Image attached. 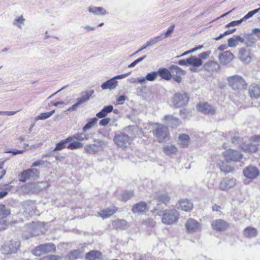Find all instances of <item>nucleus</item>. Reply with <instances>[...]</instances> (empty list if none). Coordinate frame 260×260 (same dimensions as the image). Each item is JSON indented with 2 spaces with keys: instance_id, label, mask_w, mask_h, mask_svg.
Wrapping results in <instances>:
<instances>
[{
  "instance_id": "1",
  "label": "nucleus",
  "mask_w": 260,
  "mask_h": 260,
  "mask_svg": "<svg viewBox=\"0 0 260 260\" xmlns=\"http://www.w3.org/2000/svg\"><path fill=\"white\" fill-rule=\"evenodd\" d=\"M133 138L123 132H118L113 137L114 144L117 147L124 149L131 145L133 142Z\"/></svg>"
},
{
  "instance_id": "2",
  "label": "nucleus",
  "mask_w": 260,
  "mask_h": 260,
  "mask_svg": "<svg viewBox=\"0 0 260 260\" xmlns=\"http://www.w3.org/2000/svg\"><path fill=\"white\" fill-rule=\"evenodd\" d=\"M20 247V242L18 240H11L5 242L1 247V251L5 254L16 253Z\"/></svg>"
},
{
  "instance_id": "3",
  "label": "nucleus",
  "mask_w": 260,
  "mask_h": 260,
  "mask_svg": "<svg viewBox=\"0 0 260 260\" xmlns=\"http://www.w3.org/2000/svg\"><path fill=\"white\" fill-rule=\"evenodd\" d=\"M153 134L159 142L168 141L170 138L168 128L160 124H156L155 125Z\"/></svg>"
},
{
  "instance_id": "4",
  "label": "nucleus",
  "mask_w": 260,
  "mask_h": 260,
  "mask_svg": "<svg viewBox=\"0 0 260 260\" xmlns=\"http://www.w3.org/2000/svg\"><path fill=\"white\" fill-rule=\"evenodd\" d=\"M229 85L234 90L245 89L247 84L244 79L240 76L235 75L228 78Z\"/></svg>"
},
{
  "instance_id": "5",
  "label": "nucleus",
  "mask_w": 260,
  "mask_h": 260,
  "mask_svg": "<svg viewBox=\"0 0 260 260\" xmlns=\"http://www.w3.org/2000/svg\"><path fill=\"white\" fill-rule=\"evenodd\" d=\"M179 216V212L176 210H166L162 214L161 221L165 224L171 225L177 221Z\"/></svg>"
},
{
  "instance_id": "6",
  "label": "nucleus",
  "mask_w": 260,
  "mask_h": 260,
  "mask_svg": "<svg viewBox=\"0 0 260 260\" xmlns=\"http://www.w3.org/2000/svg\"><path fill=\"white\" fill-rule=\"evenodd\" d=\"M56 251V246L53 243H46L40 244L32 250L33 254L36 256H40L42 254L50 252H54Z\"/></svg>"
},
{
  "instance_id": "7",
  "label": "nucleus",
  "mask_w": 260,
  "mask_h": 260,
  "mask_svg": "<svg viewBox=\"0 0 260 260\" xmlns=\"http://www.w3.org/2000/svg\"><path fill=\"white\" fill-rule=\"evenodd\" d=\"M189 96L185 92L175 93L172 99V103L176 107H181L185 106L188 102Z\"/></svg>"
},
{
  "instance_id": "8",
  "label": "nucleus",
  "mask_w": 260,
  "mask_h": 260,
  "mask_svg": "<svg viewBox=\"0 0 260 260\" xmlns=\"http://www.w3.org/2000/svg\"><path fill=\"white\" fill-rule=\"evenodd\" d=\"M20 182H25L27 180H36L39 178L40 171L37 169H28L24 170L20 175Z\"/></svg>"
},
{
  "instance_id": "9",
  "label": "nucleus",
  "mask_w": 260,
  "mask_h": 260,
  "mask_svg": "<svg viewBox=\"0 0 260 260\" xmlns=\"http://www.w3.org/2000/svg\"><path fill=\"white\" fill-rule=\"evenodd\" d=\"M186 232L188 233H194L202 230V224L193 218H189L185 224Z\"/></svg>"
},
{
  "instance_id": "10",
  "label": "nucleus",
  "mask_w": 260,
  "mask_h": 260,
  "mask_svg": "<svg viewBox=\"0 0 260 260\" xmlns=\"http://www.w3.org/2000/svg\"><path fill=\"white\" fill-rule=\"evenodd\" d=\"M225 159L228 161H239L242 157L243 155L238 150L229 149L222 153Z\"/></svg>"
},
{
  "instance_id": "11",
  "label": "nucleus",
  "mask_w": 260,
  "mask_h": 260,
  "mask_svg": "<svg viewBox=\"0 0 260 260\" xmlns=\"http://www.w3.org/2000/svg\"><path fill=\"white\" fill-rule=\"evenodd\" d=\"M44 183L43 182H40L37 183H28L22 187V190L25 193H32L39 191L43 188L48 187V184L46 186L41 187L40 184Z\"/></svg>"
},
{
  "instance_id": "12",
  "label": "nucleus",
  "mask_w": 260,
  "mask_h": 260,
  "mask_svg": "<svg viewBox=\"0 0 260 260\" xmlns=\"http://www.w3.org/2000/svg\"><path fill=\"white\" fill-rule=\"evenodd\" d=\"M236 185V179L235 178H223L220 181L219 188L222 191H228L233 188Z\"/></svg>"
},
{
  "instance_id": "13",
  "label": "nucleus",
  "mask_w": 260,
  "mask_h": 260,
  "mask_svg": "<svg viewBox=\"0 0 260 260\" xmlns=\"http://www.w3.org/2000/svg\"><path fill=\"white\" fill-rule=\"evenodd\" d=\"M243 174L246 178L253 179L259 176V172L256 167L249 166L243 170Z\"/></svg>"
},
{
  "instance_id": "14",
  "label": "nucleus",
  "mask_w": 260,
  "mask_h": 260,
  "mask_svg": "<svg viewBox=\"0 0 260 260\" xmlns=\"http://www.w3.org/2000/svg\"><path fill=\"white\" fill-rule=\"evenodd\" d=\"M212 228L217 231H223L228 229L229 224L224 220L218 219L214 220L211 222Z\"/></svg>"
},
{
  "instance_id": "15",
  "label": "nucleus",
  "mask_w": 260,
  "mask_h": 260,
  "mask_svg": "<svg viewBox=\"0 0 260 260\" xmlns=\"http://www.w3.org/2000/svg\"><path fill=\"white\" fill-rule=\"evenodd\" d=\"M24 211L29 215H32L36 213V206L34 201L28 200L22 203Z\"/></svg>"
},
{
  "instance_id": "16",
  "label": "nucleus",
  "mask_w": 260,
  "mask_h": 260,
  "mask_svg": "<svg viewBox=\"0 0 260 260\" xmlns=\"http://www.w3.org/2000/svg\"><path fill=\"white\" fill-rule=\"evenodd\" d=\"M239 53L240 60L245 63H249L253 57V54L250 53L249 49L247 48H241Z\"/></svg>"
},
{
  "instance_id": "17",
  "label": "nucleus",
  "mask_w": 260,
  "mask_h": 260,
  "mask_svg": "<svg viewBox=\"0 0 260 260\" xmlns=\"http://www.w3.org/2000/svg\"><path fill=\"white\" fill-rule=\"evenodd\" d=\"M203 68L208 72H214L219 70L220 66L216 61L209 60L204 63Z\"/></svg>"
},
{
  "instance_id": "18",
  "label": "nucleus",
  "mask_w": 260,
  "mask_h": 260,
  "mask_svg": "<svg viewBox=\"0 0 260 260\" xmlns=\"http://www.w3.org/2000/svg\"><path fill=\"white\" fill-rule=\"evenodd\" d=\"M199 111L204 114L213 115L215 113V108L208 103H200L198 105Z\"/></svg>"
},
{
  "instance_id": "19",
  "label": "nucleus",
  "mask_w": 260,
  "mask_h": 260,
  "mask_svg": "<svg viewBox=\"0 0 260 260\" xmlns=\"http://www.w3.org/2000/svg\"><path fill=\"white\" fill-rule=\"evenodd\" d=\"M234 58V55L229 51H224L220 53L218 56V59L220 63L224 65L230 63Z\"/></svg>"
},
{
  "instance_id": "20",
  "label": "nucleus",
  "mask_w": 260,
  "mask_h": 260,
  "mask_svg": "<svg viewBox=\"0 0 260 260\" xmlns=\"http://www.w3.org/2000/svg\"><path fill=\"white\" fill-rule=\"evenodd\" d=\"M177 208L178 209L189 212L192 210L193 204L188 200H182L178 202Z\"/></svg>"
},
{
  "instance_id": "21",
  "label": "nucleus",
  "mask_w": 260,
  "mask_h": 260,
  "mask_svg": "<svg viewBox=\"0 0 260 260\" xmlns=\"http://www.w3.org/2000/svg\"><path fill=\"white\" fill-rule=\"evenodd\" d=\"M158 76L157 72H152L147 74L145 77H140L137 78V80L140 84H145L146 81H154Z\"/></svg>"
},
{
  "instance_id": "22",
  "label": "nucleus",
  "mask_w": 260,
  "mask_h": 260,
  "mask_svg": "<svg viewBox=\"0 0 260 260\" xmlns=\"http://www.w3.org/2000/svg\"><path fill=\"white\" fill-rule=\"evenodd\" d=\"M88 11L95 15H106L109 14L105 9L101 7L90 6L88 8Z\"/></svg>"
},
{
  "instance_id": "23",
  "label": "nucleus",
  "mask_w": 260,
  "mask_h": 260,
  "mask_svg": "<svg viewBox=\"0 0 260 260\" xmlns=\"http://www.w3.org/2000/svg\"><path fill=\"white\" fill-rule=\"evenodd\" d=\"M249 93L251 98L257 99L260 97V85L256 84H251L249 88Z\"/></svg>"
},
{
  "instance_id": "24",
  "label": "nucleus",
  "mask_w": 260,
  "mask_h": 260,
  "mask_svg": "<svg viewBox=\"0 0 260 260\" xmlns=\"http://www.w3.org/2000/svg\"><path fill=\"white\" fill-rule=\"evenodd\" d=\"M148 210L147 205L144 202H140L135 204L132 208V211L135 213H141Z\"/></svg>"
},
{
  "instance_id": "25",
  "label": "nucleus",
  "mask_w": 260,
  "mask_h": 260,
  "mask_svg": "<svg viewBox=\"0 0 260 260\" xmlns=\"http://www.w3.org/2000/svg\"><path fill=\"white\" fill-rule=\"evenodd\" d=\"M88 135L85 134L84 132H83L81 133H76L74 135L67 138V140L70 142L73 141L75 140L79 141H82L84 140H88Z\"/></svg>"
},
{
  "instance_id": "26",
  "label": "nucleus",
  "mask_w": 260,
  "mask_h": 260,
  "mask_svg": "<svg viewBox=\"0 0 260 260\" xmlns=\"http://www.w3.org/2000/svg\"><path fill=\"white\" fill-rule=\"evenodd\" d=\"M217 166L221 172L225 173H232L235 170L234 167L228 165L221 160L217 162Z\"/></svg>"
},
{
  "instance_id": "27",
  "label": "nucleus",
  "mask_w": 260,
  "mask_h": 260,
  "mask_svg": "<svg viewBox=\"0 0 260 260\" xmlns=\"http://www.w3.org/2000/svg\"><path fill=\"white\" fill-rule=\"evenodd\" d=\"M118 85V82L115 80L114 78L108 80L106 82L103 83L101 85V88L102 89H109L110 90H112L115 88Z\"/></svg>"
},
{
  "instance_id": "28",
  "label": "nucleus",
  "mask_w": 260,
  "mask_h": 260,
  "mask_svg": "<svg viewBox=\"0 0 260 260\" xmlns=\"http://www.w3.org/2000/svg\"><path fill=\"white\" fill-rule=\"evenodd\" d=\"M94 93L93 90L86 91L81 93V97L78 98L77 103L79 105L87 101Z\"/></svg>"
},
{
  "instance_id": "29",
  "label": "nucleus",
  "mask_w": 260,
  "mask_h": 260,
  "mask_svg": "<svg viewBox=\"0 0 260 260\" xmlns=\"http://www.w3.org/2000/svg\"><path fill=\"white\" fill-rule=\"evenodd\" d=\"M258 234V231L255 228L248 226L243 231V235L248 238L255 237Z\"/></svg>"
},
{
  "instance_id": "30",
  "label": "nucleus",
  "mask_w": 260,
  "mask_h": 260,
  "mask_svg": "<svg viewBox=\"0 0 260 260\" xmlns=\"http://www.w3.org/2000/svg\"><path fill=\"white\" fill-rule=\"evenodd\" d=\"M163 152L168 156L176 155L177 153V148L173 145H164L162 147Z\"/></svg>"
},
{
  "instance_id": "31",
  "label": "nucleus",
  "mask_w": 260,
  "mask_h": 260,
  "mask_svg": "<svg viewBox=\"0 0 260 260\" xmlns=\"http://www.w3.org/2000/svg\"><path fill=\"white\" fill-rule=\"evenodd\" d=\"M189 66H192L193 67H200L203 64V60L201 58H199L196 56H191L187 58Z\"/></svg>"
},
{
  "instance_id": "32",
  "label": "nucleus",
  "mask_w": 260,
  "mask_h": 260,
  "mask_svg": "<svg viewBox=\"0 0 260 260\" xmlns=\"http://www.w3.org/2000/svg\"><path fill=\"white\" fill-rule=\"evenodd\" d=\"M164 119L167 121V124L172 127L179 125L180 122L179 119L172 115H167L165 117Z\"/></svg>"
},
{
  "instance_id": "33",
  "label": "nucleus",
  "mask_w": 260,
  "mask_h": 260,
  "mask_svg": "<svg viewBox=\"0 0 260 260\" xmlns=\"http://www.w3.org/2000/svg\"><path fill=\"white\" fill-rule=\"evenodd\" d=\"M117 211V208L115 207L112 208H106L99 213V215L103 218L109 217L114 214Z\"/></svg>"
},
{
  "instance_id": "34",
  "label": "nucleus",
  "mask_w": 260,
  "mask_h": 260,
  "mask_svg": "<svg viewBox=\"0 0 260 260\" xmlns=\"http://www.w3.org/2000/svg\"><path fill=\"white\" fill-rule=\"evenodd\" d=\"M113 110V107L112 105L104 106L103 109L96 114L99 118H103L107 116L109 113Z\"/></svg>"
},
{
  "instance_id": "35",
  "label": "nucleus",
  "mask_w": 260,
  "mask_h": 260,
  "mask_svg": "<svg viewBox=\"0 0 260 260\" xmlns=\"http://www.w3.org/2000/svg\"><path fill=\"white\" fill-rule=\"evenodd\" d=\"M157 73L158 75L163 79L169 80L172 78L171 73L169 69L168 70L166 68H159Z\"/></svg>"
},
{
  "instance_id": "36",
  "label": "nucleus",
  "mask_w": 260,
  "mask_h": 260,
  "mask_svg": "<svg viewBox=\"0 0 260 260\" xmlns=\"http://www.w3.org/2000/svg\"><path fill=\"white\" fill-rule=\"evenodd\" d=\"M241 148L244 151L249 152H255L258 149V147L250 140L247 144H243Z\"/></svg>"
},
{
  "instance_id": "37",
  "label": "nucleus",
  "mask_w": 260,
  "mask_h": 260,
  "mask_svg": "<svg viewBox=\"0 0 260 260\" xmlns=\"http://www.w3.org/2000/svg\"><path fill=\"white\" fill-rule=\"evenodd\" d=\"M101 256L102 253L101 252L96 250H91L86 254L85 258L87 260H95L100 258Z\"/></svg>"
},
{
  "instance_id": "38",
  "label": "nucleus",
  "mask_w": 260,
  "mask_h": 260,
  "mask_svg": "<svg viewBox=\"0 0 260 260\" xmlns=\"http://www.w3.org/2000/svg\"><path fill=\"white\" fill-rule=\"evenodd\" d=\"M88 122L84 125L82 128V131L84 132L88 131L92 128L96 123L98 121V119L96 117L90 118L87 120Z\"/></svg>"
},
{
  "instance_id": "39",
  "label": "nucleus",
  "mask_w": 260,
  "mask_h": 260,
  "mask_svg": "<svg viewBox=\"0 0 260 260\" xmlns=\"http://www.w3.org/2000/svg\"><path fill=\"white\" fill-rule=\"evenodd\" d=\"M83 251L80 249H75L70 251L66 256L67 258L69 260H75L79 258Z\"/></svg>"
},
{
  "instance_id": "40",
  "label": "nucleus",
  "mask_w": 260,
  "mask_h": 260,
  "mask_svg": "<svg viewBox=\"0 0 260 260\" xmlns=\"http://www.w3.org/2000/svg\"><path fill=\"white\" fill-rule=\"evenodd\" d=\"M85 151L90 154H95L100 150V147L95 144H89L84 147Z\"/></svg>"
},
{
  "instance_id": "41",
  "label": "nucleus",
  "mask_w": 260,
  "mask_h": 260,
  "mask_svg": "<svg viewBox=\"0 0 260 260\" xmlns=\"http://www.w3.org/2000/svg\"><path fill=\"white\" fill-rule=\"evenodd\" d=\"M169 70H170L172 76H175L176 75H185L186 74L185 71L176 65H171L169 67Z\"/></svg>"
},
{
  "instance_id": "42",
  "label": "nucleus",
  "mask_w": 260,
  "mask_h": 260,
  "mask_svg": "<svg viewBox=\"0 0 260 260\" xmlns=\"http://www.w3.org/2000/svg\"><path fill=\"white\" fill-rule=\"evenodd\" d=\"M155 199L158 202H161L167 205L170 201V198L167 193H161L156 196Z\"/></svg>"
},
{
  "instance_id": "43",
  "label": "nucleus",
  "mask_w": 260,
  "mask_h": 260,
  "mask_svg": "<svg viewBox=\"0 0 260 260\" xmlns=\"http://www.w3.org/2000/svg\"><path fill=\"white\" fill-rule=\"evenodd\" d=\"M161 37V36H157L150 39L143 45V48L146 49L147 47H149L152 45L155 44L156 43L160 41V38Z\"/></svg>"
},
{
  "instance_id": "44",
  "label": "nucleus",
  "mask_w": 260,
  "mask_h": 260,
  "mask_svg": "<svg viewBox=\"0 0 260 260\" xmlns=\"http://www.w3.org/2000/svg\"><path fill=\"white\" fill-rule=\"evenodd\" d=\"M55 113V110H53L49 112L43 113L38 116L36 118V120H45L49 118Z\"/></svg>"
},
{
  "instance_id": "45",
  "label": "nucleus",
  "mask_w": 260,
  "mask_h": 260,
  "mask_svg": "<svg viewBox=\"0 0 260 260\" xmlns=\"http://www.w3.org/2000/svg\"><path fill=\"white\" fill-rule=\"evenodd\" d=\"M71 142V143L67 147L69 149L74 150L83 147V144L79 142L75 141L74 140Z\"/></svg>"
},
{
  "instance_id": "46",
  "label": "nucleus",
  "mask_w": 260,
  "mask_h": 260,
  "mask_svg": "<svg viewBox=\"0 0 260 260\" xmlns=\"http://www.w3.org/2000/svg\"><path fill=\"white\" fill-rule=\"evenodd\" d=\"M179 141L181 145L185 146L189 143V137L187 135L182 134L179 136Z\"/></svg>"
},
{
  "instance_id": "47",
  "label": "nucleus",
  "mask_w": 260,
  "mask_h": 260,
  "mask_svg": "<svg viewBox=\"0 0 260 260\" xmlns=\"http://www.w3.org/2000/svg\"><path fill=\"white\" fill-rule=\"evenodd\" d=\"M49 165H50V162L48 161L38 160L32 164L31 167H35L41 166L42 167L43 166L44 167H47Z\"/></svg>"
},
{
  "instance_id": "48",
  "label": "nucleus",
  "mask_w": 260,
  "mask_h": 260,
  "mask_svg": "<svg viewBox=\"0 0 260 260\" xmlns=\"http://www.w3.org/2000/svg\"><path fill=\"white\" fill-rule=\"evenodd\" d=\"M175 28L174 25L170 26L167 31L164 34H161L159 36H161L160 38V40L166 39L171 36V34L174 31Z\"/></svg>"
},
{
  "instance_id": "49",
  "label": "nucleus",
  "mask_w": 260,
  "mask_h": 260,
  "mask_svg": "<svg viewBox=\"0 0 260 260\" xmlns=\"http://www.w3.org/2000/svg\"><path fill=\"white\" fill-rule=\"evenodd\" d=\"M10 214V210L4 205H0V216H7Z\"/></svg>"
},
{
  "instance_id": "50",
  "label": "nucleus",
  "mask_w": 260,
  "mask_h": 260,
  "mask_svg": "<svg viewBox=\"0 0 260 260\" xmlns=\"http://www.w3.org/2000/svg\"><path fill=\"white\" fill-rule=\"evenodd\" d=\"M70 142V141H68L67 140V138L66 139L64 140H62L60 141L59 143H57L56 144V146L55 148L54 149V151H57V150H61L62 149L66 147V144Z\"/></svg>"
},
{
  "instance_id": "51",
  "label": "nucleus",
  "mask_w": 260,
  "mask_h": 260,
  "mask_svg": "<svg viewBox=\"0 0 260 260\" xmlns=\"http://www.w3.org/2000/svg\"><path fill=\"white\" fill-rule=\"evenodd\" d=\"M134 196V191H129L123 192L121 194V200L126 202Z\"/></svg>"
},
{
  "instance_id": "52",
  "label": "nucleus",
  "mask_w": 260,
  "mask_h": 260,
  "mask_svg": "<svg viewBox=\"0 0 260 260\" xmlns=\"http://www.w3.org/2000/svg\"><path fill=\"white\" fill-rule=\"evenodd\" d=\"M25 19L23 18V17L20 16L18 18L15 19L13 21V25L17 26L19 28H21V24H23Z\"/></svg>"
},
{
  "instance_id": "53",
  "label": "nucleus",
  "mask_w": 260,
  "mask_h": 260,
  "mask_svg": "<svg viewBox=\"0 0 260 260\" xmlns=\"http://www.w3.org/2000/svg\"><path fill=\"white\" fill-rule=\"evenodd\" d=\"M246 20H247V19H244V16L240 20H237V21H233L231 22L230 23H229L227 24L226 25H225V27L227 28V27H232V26H234L238 25L240 24H241L243 21H245Z\"/></svg>"
},
{
  "instance_id": "54",
  "label": "nucleus",
  "mask_w": 260,
  "mask_h": 260,
  "mask_svg": "<svg viewBox=\"0 0 260 260\" xmlns=\"http://www.w3.org/2000/svg\"><path fill=\"white\" fill-rule=\"evenodd\" d=\"M142 224L148 227H153L155 225V221L152 219L147 218L143 221Z\"/></svg>"
},
{
  "instance_id": "55",
  "label": "nucleus",
  "mask_w": 260,
  "mask_h": 260,
  "mask_svg": "<svg viewBox=\"0 0 260 260\" xmlns=\"http://www.w3.org/2000/svg\"><path fill=\"white\" fill-rule=\"evenodd\" d=\"M236 28H233L232 29H228V30L225 31L223 34H220V35L219 37L215 38L214 40H215L216 41L219 40L220 39H221L222 38H223V37H224L228 35H230V34H231L234 32L236 31Z\"/></svg>"
},
{
  "instance_id": "56",
  "label": "nucleus",
  "mask_w": 260,
  "mask_h": 260,
  "mask_svg": "<svg viewBox=\"0 0 260 260\" xmlns=\"http://www.w3.org/2000/svg\"><path fill=\"white\" fill-rule=\"evenodd\" d=\"M259 12H260V7L258 9L249 12L246 15L244 16V19H248Z\"/></svg>"
},
{
  "instance_id": "57",
  "label": "nucleus",
  "mask_w": 260,
  "mask_h": 260,
  "mask_svg": "<svg viewBox=\"0 0 260 260\" xmlns=\"http://www.w3.org/2000/svg\"><path fill=\"white\" fill-rule=\"evenodd\" d=\"M146 58V55H144L141 57H140L138 58L137 59L135 60L134 61H133L132 63H131L130 64L128 65V68H133L134 67L137 63L140 62L143 60L145 59Z\"/></svg>"
},
{
  "instance_id": "58",
  "label": "nucleus",
  "mask_w": 260,
  "mask_h": 260,
  "mask_svg": "<svg viewBox=\"0 0 260 260\" xmlns=\"http://www.w3.org/2000/svg\"><path fill=\"white\" fill-rule=\"evenodd\" d=\"M250 140L253 143V144L256 145L257 147L258 146L260 145V136H255L251 138Z\"/></svg>"
},
{
  "instance_id": "59",
  "label": "nucleus",
  "mask_w": 260,
  "mask_h": 260,
  "mask_svg": "<svg viewBox=\"0 0 260 260\" xmlns=\"http://www.w3.org/2000/svg\"><path fill=\"white\" fill-rule=\"evenodd\" d=\"M228 46L230 47H235L238 45L234 38H231L228 40Z\"/></svg>"
},
{
  "instance_id": "60",
  "label": "nucleus",
  "mask_w": 260,
  "mask_h": 260,
  "mask_svg": "<svg viewBox=\"0 0 260 260\" xmlns=\"http://www.w3.org/2000/svg\"><path fill=\"white\" fill-rule=\"evenodd\" d=\"M211 54L210 51H208L206 52H204L202 53H200L198 55L199 58H201V60H203V59H206L207 58V57L209 56V55Z\"/></svg>"
},
{
  "instance_id": "61",
  "label": "nucleus",
  "mask_w": 260,
  "mask_h": 260,
  "mask_svg": "<svg viewBox=\"0 0 260 260\" xmlns=\"http://www.w3.org/2000/svg\"><path fill=\"white\" fill-rule=\"evenodd\" d=\"M111 121L110 118H105L101 119L99 122V124L102 126L107 125Z\"/></svg>"
},
{
  "instance_id": "62",
  "label": "nucleus",
  "mask_w": 260,
  "mask_h": 260,
  "mask_svg": "<svg viewBox=\"0 0 260 260\" xmlns=\"http://www.w3.org/2000/svg\"><path fill=\"white\" fill-rule=\"evenodd\" d=\"M17 111H0V115L12 116L15 114Z\"/></svg>"
},
{
  "instance_id": "63",
  "label": "nucleus",
  "mask_w": 260,
  "mask_h": 260,
  "mask_svg": "<svg viewBox=\"0 0 260 260\" xmlns=\"http://www.w3.org/2000/svg\"><path fill=\"white\" fill-rule=\"evenodd\" d=\"M61 257L60 256L56 255H51L47 256V259L48 260H60Z\"/></svg>"
},
{
  "instance_id": "64",
  "label": "nucleus",
  "mask_w": 260,
  "mask_h": 260,
  "mask_svg": "<svg viewBox=\"0 0 260 260\" xmlns=\"http://www.w3.org/2000/svg\"><path fill=\"white\" fill-rule=\"evenodd\" d=\"M79 104L77 103V102L75 104H74L73 105H72L71 107H70V108H69L67 111H75L77 110V109L78 108V107H79Z\"/></svg>"
}]
</instances>
